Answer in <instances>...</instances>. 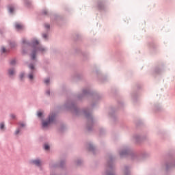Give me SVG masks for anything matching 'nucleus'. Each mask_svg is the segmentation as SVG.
Returning <instances> with one entry per match:
<instances>
[{
    "instance_id": "obj_1",
    "label": "nucleus",
    "mask_w": 175,
    "mask_h": 175,
    "mask_svg": "<svg viewBox=\"0 0 175 175\" xmlns=\"http://www.w3.org/2000/svg\"><path fill=\"white\" fill-rule=\"evenodd\" d=\"M37 116L38 118L41 119V124L43 128H47L48 126H50L51 124H54L57 118V114L53 112L48 116L46 119H42L44 117V112H43V111H37Z\"/></svg>"
},
{
    "instance_id": "obj_2",
    "label": "nucleus",
    "mask_w": 175,
    "mask_h": 175,
    "mask_svg": "<svg viewBox=\"0 0 175 175\" xmlns=\"http://www.w3.org/2000/svg\"><path fill=\"white\" fill-rule=\"evenodd\" d=\"M47 51V48L44 46H40L38 48L35 49L33 50L30 54V57L31 59H35L36 58V55L38 53H40L41 54H44V53H46Z\"/></svg>"
},
{
    "instance_id": "obj_3",
    "label": "nucleus",
    "mask_w": 175,
    "mask_h": 175,
    "mask_svg": "<svg viewBox=\"0 0 175 175\" xmlns=\"http://www.w3.org/2000/svg\"><path fill=\"white\" fill-rule=\"evenodd\" d=\"M29 163L36 166H40L42 165V160L40 159H33L29 161Z\"/></svg>"
},
{
    "instance_id": "obj_4",
    "label": "nucleus",
    "mask_w": 175,
    "mask_h": 175,
    "mask_svg": "<svg viewBox=\"0 0 175 175\" xmlns=\"http://www.w3.org/2000/svg\"><path fill=\"white\" fill-rule=\"evenodd\" d=\"M14 28L18 31H20V29H23V28H24V26L20 23H16L14 24Z\"/></svg>"
},
{
    "instance_id": "obj_5",
    "label": "nucleus",
    "mask_w": 175,
    "mask_h": 175,
    "mask_svg": "<svg viewBox=\"0 0 175 175\" xmlns=\"http://www.w3.org/2000/svg\"><path fill=\"white\" fill-rule=\"evenodd\" d=\"M27 79H29V80H30L31 81H32V80H33V79H35V75H33V71H31V72H29L28 74Z\"/></svg>"
},
{
    "instance_id": "obj_6",
    "label": "nucleus",
    "mask_w": 175,
    "mask_h": 175,
    "mask_svg": "<svg viewBox=\"0 0 175 175\" xmlns=\"http://www.w3.org/2000/svg\"><path fill=\"white\" fill-rule=\"evenodd\" d=\"M43 148L46 150V151H49V150H50V144L49 143L44 144Z\"/></svg>"
},
{
    "instance_id": "obj_7",
    "label": "nucleus",
    "mask_w": 175,
    "mask_h": 175,
    "mask_svg": "<svg viewBox=\"0 0 175 175\" xmlns=\"http://www.w3.org/2000/svg\"><path fill=\"white\" fill-rule=\"evenodd\" d=\"M16 73V70H14V68H10L8 70V75H10V76H13V75H14Z\"/></svg>"
},
{
    "instance_id": "obj_8",
    "label": "nucleus",
    "mask_w": 175,
    "mask_h": 175,
    "mask_svg": "<svg viewBox=\"0 0 175 175\" xmlns=\"http://www.w3.org/2000/svg\"><path fill=\"white\" fill-rule=\"evenodd\" d=\"M15 11H16V8H14V6L8 7L9 13H14Z\"/></svg>"
},
{
    "instance_id": "obj_9",
    "label": "nucleus",
    "mask_w": 175,
    "mask_h": 175,
    "mask_svg": "<svg viewBox=\"0 0 175 175\" xmlns=\"http://www.w3.org/2000/svg\"><path fill=\"white\" fill-rule=\"evenodd\" d=\"M33 46H37V44H39V40L38 38H33L31 42Z\"/></svg>"
},
{
    "instance_id": "obj_10",
    "label": "nucleus",
    "mask_w": 175,
    "mask_h": 175,
    "mask_svg": "<svg viewBox=\"0 0 175 175\" xmlns=\"http://www.w3.org/2000/svg\"><path fill=\"white\" fill-rule=\"evenodd\" d=\"M5 126V122H0V129H1V131H4Z\"/></svg>"
},
{
    "instance_id": "obj_11",
    "label": "nucleus",
    "mask_w": 175,
    "mask_h": 175,
    "mask_svg": "<svg viewBox=\"0 0 175 175\" xmlns=\"http://www.w3.org/2000/svg\"><path fill=\"white\" fill-rule=\"evenodd\" d=\"M87 148L89 150H92V148H95V145L90 144L87 146Z\"/></svg>"
},
{
    "instance_id": "obj_12",
    "label": "nucleus",
    "mask_w": 175,
    "mask_h": 175,
    "mask_svg": "<svg viewBox=\"0 0 175 175\" xmlns=\"http://www.w3.org/2000/svg\"><path fill=\"white\" fill-rule=\"evenodd\" d=\"M29 68L31 70H35V69H36V68H35V64H29Z\"/></svg>"
},
{
    "instance_id": "obj_13",
    "label": "nucleus",
    "mask_w": 175,
    "mask_h": 175,
    "mask_svg": "<svg viewBox=\"0 0 175 175\" xmlns=\"http://www.w3.org/2000/svg\"><path fill=\"white\" fill-rule=\"evenodd\" d=\"M1 53H8V49L5 48L4 46H2L1 48Z\"/></svg>"
},
{
    "instance_id": "obj_14",
    "label": "nucleus",
    "mask_w": 175,
    "mask_h": 175,
    "mask_svg": "<svg viewBox=\"0 0 175 175\" xmlns=\"http://www.w3.org/2000/svg\"><path fill=\"white\" fill-rule=\"evenodd\" d=\"M26 125H27V124H25V122H22L19 124L20 128H25V126H26Z\"/></svg>"
},
{
    "instance_id": "obj_15",
    "label": "nucleus",
    "mask_w": 175,
    "mask_h": 175,
    "mask_svg": "<svg viewBox=\"0 0 175 175\" xmlns=\"http://www.w3.org/2000/svg\"><path fill=\"white\" fill-rule=\"evenodd\" d=\"M44 84H50V78H46L44 80Z\"/></svg>"
},
{
    "instance_id": "obj_16",
    "label": "nucleus",
    "mask_w": 175,
    "mask_h": 175,
    "mask_svg": "<svg viewBox=\"0 0 175 175\" xmlns=\"http://www.w3.org/2000/svg\"><path fill=\"white\" fill-rule=\"evenodd\" d=\"M20 79H24L25 77V72H21L19 75Z\"/></svg>"
},
{
    "instance_id": "obj_17",
    "label": "nucleus",
    "mask_w": 175,
    "mask_h": 175,
    "mask_svg": "<svg viewBox=\"0 0 175 175\" xmlns=\"http://www.w3.org/2000/svg\"><path fill=\"white\" fill-rule=\"evenodd\" d=\"M42 38H43L44 39H47V38H49V34H47V33H43V34H42Z\"/></svg>"
},
{
    "instance_id": "obj_18",
    "label": "nucleus",
    "mask_w": 175,
    "mask_h": 175,
    "mask_svg": "<svg viewBox=\"0 0 175 175\" xmlns=\"http://www.w3.org/2000/svg\"><path fill=\"white\" fill-rule=\"evenodd\" d=\"M47 13H49V10H42V14H47Z\"/></svg>"
},
{
    "instance_id": "obj_19",
    "label": "nucleus",
    "mask_w": 175,
    "mask_h": 175,
    "mask_svg": "<svg viewBox=\"0 0 175 175\" xmlns=\"http://www.w3.org/2000/svg\"><path fill=\"white\" fill-rule=\"evenodd\" d=\"M44 27L46 28V29H50V25L49 24H46L44 25Z\"/></svg>"
},
{
    "instance_id": "obj_20",
    "label": "nucleus",
    "mask_w": 175,
    "mask_h": 175,
    "mask_svg": "<svg viewBox=\"0 0 175 175\" xmlns=\"http://www.w3.org/2000/svg\"><path fill=\"white\" fill-rule=\"evenodd\" d=\"M11 65H14L16 64V60L13 59L10 62Z\"/></svg>"
},
{
    "instance_id": "obj_21",
    "label": "nucleus",
    "mask_w": 175,
    "mask_h": 175,
    "mask_svg": "<svg viewBox=\"0 0 175 175\" xmlns=\"http://www.w3.org/2000/svg\"><path fill=\"white\" fill-rule=\"evenodd\" d=\"M10 118H12V120H14V118H16V115H14V114H11V115H10Z\"/></svg>"
},
{
    "instance_id": "obj_22",
    "label": "nucleus",
    "mask_w": 175,
    "mask_h": 175,
    "mask_svg": "<svg viewBox=\"0 0 175 175\" xmlns=\"http://www.w3.org/2000/svg\"><path fill=\"white\" fill-rule=\"evenodd\" d=\"M19 132H20V131L18 129V130H16V131H15V133L17 135V134H18Z\"/></svg>"
},
{
    "instance_id": "obj_23",
    "label": "nucleus",
    "mask_w": 175,
    "mask_h": 175,
    "mask_svg": "<svg viewBox=\"0 0 175 175\" xmlns=\"http://www.w3.org/2000/svg\"><path fill=\"white\" fill-rule=\"evenodd\" d=\"M124 154H125V151L120 152V155H124Z\"/></svg>"
},
{
    "instance_id": "obj_24",
    "label": "nucleus",
    "mask_w": 175,
    "mask_h": 175,
    "mask_svg": "<svg viewBox=\"0 0 175 175\" xmlns=\"http://www.w3.org/2000/svg\"><path fill=\"white\" fill-rule=\"evenodd\" d=\"M137 137H137V136L136 137V138H135V139H136V140H137Z\"/></svg>"
}]
</instances>
